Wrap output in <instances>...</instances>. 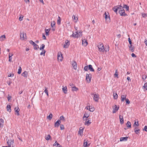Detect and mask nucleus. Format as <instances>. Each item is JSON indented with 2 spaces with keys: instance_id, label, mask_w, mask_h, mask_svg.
Returning <instances> with one entry per match:
<instances>
[{
  "instance_id": "obj_1",
  "label": "nucleus",
  "mask_w": 147,
  "mask_h": 147,
  "mask_svg": "<svg viewBox=\"0 0 147 147\" xmlns=\"http://www.w3.org/2000/svg\"><path fill=\"white\" fill-rule=\"evenodd\" d=\"M88 69L90 71H94V70L91 65H89L88 66H85L84 67V70L86 71H88Z\"/></svg>"
},
{
  "instance_id": "obj_2",
  "label": "nucleus",
  "mask_w": 147,
  "mask_h": 147,
  "mask_svg": "<svg viewBox=\"0 0 147 147\" xmlns=\"http://www.w3.org/2000/svg\"><path fill=\"white\" fill-rule=\"evenodd\" d=\"M119 12L120 15L121 16H127V14L125 13V10L123 8H121V9H120V10H119Z\"/></svg>"
},
{
  "instance_id": "obj_3",
  "label": "nucleus",
  "mask_w": 147,
  "mask_h": 147,
  "mask_svg": "<svg viewBox=\"0 0 147 147\" xmlns=\"http://www.w3.org/2000/svg\"><path fill=\"white\" fill-rule=\"evenodd\" d=\"M92 75L91 74H86V80L88 83H90L91 82V79L92 78Z\"/></svg>"
},
{
  "instance_id": "obj_4",
  "label": "nucleus",
  "mask_w": 147,
  "mask_h": 147,
  "mask_svg": "<svg viewBox=\"0 0 147 147\" xmlns=\"http://www.w3.org/2000/svg\"><path fill=\"white\" fill-rule=\"evenodd\" d=\"M99 51L100 52H104V47L102 44H100L98 46Z\"/></svg>"
},
{
  "instance_id": "obj_5",
  "label": "nucleus",
  "mask_w": 147,
  "mask_h": 147,
  "mask_svg": "<svg viewBox=\"0 0 147 147\" xmlns=\"http://www.w3.org/2000/svg\"><path fill=\"white\" fill-rule=\"evenodd\" d=\"M63 54L61 52L58 53L57 55V59L58 60H59L61 61H62L63 59Z\"/></svg>"
},
{
  "instance_id": "obj_6",
  "label": "nucleus",
  "mask_w": 147,
  "mask_h": 147,
  "mask_svg": "<svg viewBox=\"0 0 147 147\" xmlns=\"http://www.w3.org/2000/svg\"><path fill=\"white\" fill-rule=\"evenodd\" d=\"M91 95H94L93 97L94 100L96 102H98L99 98V96L98 94L97 95L96 94H94V93H92L91 94Z\"/></svg>"
},
{
  "instance_id": "obj_7",
  "label": "nucleus",
  "mask_w": 147,
  "mask_h": 147,
  "mask_svg": "<svg viewBox=\"0 0 147 147\" xmlns=\"http://www.w3.org/2000/svg\"><path fill=\"white\" fill-rule=\"evenodd\" d=\"M119 107H117L116 105H115V107H113V113H116L119 109Z\"/></svg>"
},
{
  "instance_id": "obj_8",
  "label": "nucleus",
  "mask_w": 147,
  "mask_h": 147,
  "mask_svg": "<svg viewBox=\"0 0 147 147\" xmlns=\"http://www.w3.org/2000/svg\"><path fill=\"white\" fill-rule=\"evenodd\" d=\"M61 123V121L60 120H58L55 123L54 126L55 127H58L59 125H60Z\"/></svg>"
},
{
  "instance_id": "obj_9",
  "label": "nucleus",
  "mask_w": 147,
  "mask_h": 147,
  "mask_svg": "<svg viewBox=\"0 0 147 147\" xmlns=\"http://www.w3.org/2000/svg\"><path fill=\"white\" fill-rule=\"evenodd\" d=\"M70 45V42L67 40H66L65 44L64 45L63 47L65 48H67Z\"/></svg>"
},
{
  "instance_id": "obj_10",
  "label": "nucleus",
  "mask_w": 147,
  "mask_h": 147,
  "mask_svg": "<svg viewBox=\"0 0 147 147\" xmlns=\"http://www.w3.org/2000/svg\"><path fill=\"white\" fill-rule=\"evenodd\" d=\"M20 110L18 107H15L14 108V111L15 115L19 116L20 115L19 113Z\"/></svg>"
},
{
  "instance_id": "obj_11",
  "label": "nucleus",
  "mask_w": 147,
  "mask_h": 147,
  "mask_svg": "<svg viewBox=\"0 0 147 147\" xmlns=\"http://www.w3.org/2000/svg\"><path fill=\"white\" fill-rule=\"evenodd\" d=\"M72 65L74 69L76 70L77 69V64L75 61H73L72 62Z\"/></svg>"
},
{
  "instance_id": "obj_12",
  "label": "nucleus",
  "mask_w": 147,
  "mask_h": 147,
  "mask_svg": "<svg viewBox=\"0 0 147 147\" xmlns=\"http://www.w3.org/2000/svg\"><path fill=\"white\" fill-rule=\"evenodd\" d=\"M24 34L25 35V37H26V34L24 33V32H22V33H20V38L22 39V40H24L25 38Z\"/></svg>"
},
{
  "instance_id": "obj_13",
  "label": "nucleus",
  "mask_w": 147,
  "mask_h": 147,
  "mask_svg": "<svg viewBox=\"0 0 147 147\" xmlns=\"http://www.w3.org/2000/svg\"><path fill=\"white\" fill-rule=\"evenodd\" d=\"M13 140H8L7 142V143L8 144L9 147H11V144L13 143Z\"/></svg>"
},
{
  "instance_id": "obj_14",
  "label": "nucleus",
  "mask_w": 147,
  "mask_h": 147,
  "mask_svg": "<svg viewBox=\"0 0 147 147\" xmlns=\"http://www.w3.org/2000/svg\"><path fill=\"white\" fill-rule=\"evenodd\" d=\"M119 118L120 120V123L121 124H122L124 123L123 117L122 116L119 115Z\"/></svg>"
},
{
  "instance_id": "obj_15",
  "label": "nucleus",
  "mask_w": 147,
  "mask_h": 147,
  "mask_svg": "<svg viewBox=\"0 0 147 147\" xmlns=\"http://www.w3.org/2000/svg\"><path fill=\"white\" fill-rule=\"evenodd\" d=\"M129 50L131 52H133L134 51V46L131 44V45H130V46H129Z\"/></svg>"
},
{
  "instance_id": "obj_16",
  "label": "nucleus",
  "mask_w": 147,
  "mask_h": 147,
  "mask_svg": "<svg viewBox=\"0 0 147 147\" xmlns=\"http://www.w3.org/2000/svg\"><path fill=\"white\" fill-rule=\"evenodd\" d=\"M82 127H80V130L78 131V134H79L81 136H82L83 135V130L84 129V128H82Z\"/></svg>"
},
{
  "instance_id": "obj_17",
  "label": "nucleus",
  "mask_w": 147,
  "mask_h": 147,
  "mask_svg": "<svg viewBox=\"0 0 147 147\" xmlns=\"http://www.w3.org/2000/svg\"><path fill=\"white\" fill-rule=\"evenodd\" d=\"M88 42L87 40L84 39L82 40V44L86 46L88 45Z\"/></svg>"
},
{
  "instance_id": "obj_18",
  "label": "nucleus",
  "mask_w": 147,
  "mask_h": 147,
  "mask_svg": "<svg viewBox=\"0 0 147 147\" xmlns=\"http://www.w3.org/2000/svg\"><path fill=\"white\" fill-rule=\"evenodd\" d=\"M108 14L105 12L104 13V15H105V18L106 20L109 19V20H110V17L109 15V13H108Z\"/></svg>"
},
{
  "instance_id": "obj_19",
  "label": "nucleus",
  "mask_w": 147,
  "mask_h": 147,
  "mask_svg": "<svg viewBox=\"0 0 147 147\" xmlns=\"http://www.w3.org/2000/svg\"><path fill=\"white\" fill-rule=\"evenodd\" d=\"M126 95H122L121 96V101L123 102L126 99H127L126 98Z\"/></svg>"
},
{
  "instance_id": "obj_20",
  "label": "nucleus",
  "mask_w": 147,
  "mask_h": 147,
  "mask_svg": "<svg viewBox=\"0 0 147 147\" xmlns=\"http://www.w3.org/2000/svg\"><path fill=\"white\" fill-rule=\"evenodd\" d=\"M118 6H114L112 9L116 13H117L118 8Z\"/></svg>"
},
{
  "instance_id": "obj_21",
  "label": "nucleus",
  "mask_w": 147,
  "mask_h": 147,
  "mask_svg": "<svg viewBox=\"0 0 147 147\" xmlns=\"http://www.w3.org/2000/svg\"><path fill=\"white\" fill-rule=\"evenodd\" d=\"M54 146H55L57 147H62V146L58 143L57 141H56L55 143L53 144Z\"/></svg>"
},
{
  "instance_id": "obj_22",
  "label": "nucleus",
  "mask_w": 147,
  "mask_h": 147,
  "mask_svg": "<svg viewBox=\"0 0 147 147\" xmlns=\"http://www.w3.org/2000/svg\"><path fill=\"white\" fill-rule=\"evenodd\" d=\"M134 132L136 134H138L139 133V131L140 129H139L138 127H135L134 128Z\"/></svg>"
},
{
  "instance_id": "obj_23",
  "label": "nucleus",
  "mask_w": 147,
  "mask_h": 147,
  "mask_svg": "<svg viewBox=\"0 0 147 147\" xmlns=\"http://www.w3.org/2000/svg\"><path fill=\"white\" fill-rule=\"evenodd\" d=\"M126 125L127 128H130L131 127V124L130 122L128 121L126 123Z\"/></svg>"
},
{
  "instance_id": "obj_24",
  "label": "nucleus",
  "mask_w": 147,
  "mask_h": 147,
  "mask_svg": "<svg viewBox=\"0 0 147 147\" xmlns=\"http://www.w3.org/2000/svg\"><path fill=\"white\" fill-rule=\"evenodd\" d=\"M62 89L63 92L65 94H67V86H65L64 87H63L62 88Z\"/></svg>"
},
{
  "instance_id": "obj_25",
  "label": "nucleus",
  "mask_w": 147,
  "mask_h": 147,
  "mask_svg": "<svg viewBox=\"0 0 147 147\" xmlns=\"http://www.w3.org/2000/svg\"><path fill=\"white\" fill-rule=\"evenodd\" d=\"M6 108L7 111L9 112L10 113L11 112V106L10 105H7V106Z\"/></svg>"
},
{
  "instance_id": "obj_26",
  "label": "nucleus",
  "mask_w": 147,
  "mask_h": 147,
  "mask_svg": "<svg viewBox=\"0 0 147 147\" xmlns=\"http://www.w3.org/2000/svg\"><path fill=\"white\" fill-rule=\"evenodd\" d=\"M128 139V137H121L120 138V141H127Z\"/></svg>"
},
{
  "instance_id": "obj_27",
  "label": "nucleus",
  "mask_w": 147,
  "mask_h": 147,
  "mask_svg": "<svg viewBox=\"0 0 147 147\" xmlns=\"http://www.w3.org/2000/svg\"><path fill=\"white\" fill-rule=\"evenodd\" d=\"M89 116V114L86 112H85L83 118V119L84 118H88Z\"/></svg>"
},
{
  "instance_id": "obj_28",
  "label": "nucleus",
  "mask_w": 147,
  "mask_h": 147,
  "mask_svg": "<svg viewBox=\"0 0 147 147\" xmlns=\"http://www.w3.org/2000/svg\"><path fill=\"white\" fill-rule=\"evenodd\" d=\"M50 30H51L50 28H49L48 29H45V34H46V35L47 36H48L49 35V32L50 31Z\"/></svg>"
},
{
  "instance_id": "obj_29",
  "label": "nucleus",
  "mask_w": 147,
  "mask_h": 147,
  "mask_svg": "<svg viewBox=\"0 0 147 147\" xmlns=\"http://www.w3.org/2000/svg\"><path fill=\"white\" fill-rule=\"evenodd\" d=\"M28 75V72L26 71H24L22 74V76H23L24 77L27 78Z\"/></svg>"
},
{
  "instance_id": "obj_30",
  "label": "nucleus",
  "mask_w": 147,
  "mask_h": 147,
  "mask_svg": "<svg viewBox=\"0 0 147 147\" xmlns=\"http://www.w3.org/2000/svg\"><path fill=\"white\" fill-rule=\"evenodd\" d=\"M90 145V144H88L87 141H86V140H84L83 145L85 147H88Z\"/></svg>"
},
{
  "instance_id": "obj_31",
  "label": "nucleus",
  "mask_w": 147,
  "mask_h": 147,
  "mask_svg": "<svg viewBox=\"0 0 147 147\" xmlns=\"http://www.w3.org/2000/svg\"><path fill=\"white\" fill-rule=\"evenodd\" d=\"M79 36H80L77 35L76 34H75L73 32L72 34L70 36L71 37H73L74 38H78Z\"/></svg>"
},
{
  "instance_id": "obj_32",
  "label": "nucleus",
  "mask_w": 147,
  "mask_h": 147,
  "mask_svg": "<svg viewBox=\"0 0 147 147\" xmlns=\"http://www.w3.org/2000/svg\"><path fill=\"white\" fill-rule=\"evenodd\" d=\"M3 120L2 119H0V127H3Z\"/></svg>"
},
{
  "instance_id": "obj_33",
  "label": "nucleus",
  "mask_w": 147,
  "mask_h": 147,
  "mask_svg": "<svg viewBox=\"0 0 147 147\" xmlns=\"http://www.w3.org/2000/svg\"><path fill=\"white\" fill-rule=\"evenodd\" d=\"M123 9L125 8L126 9V11H129V7L127 5L124 4L123 5Z\"/></svg>"
},
{
  "instance_id": "obj_34",
  "label": "nucleus",
  "mask_w": 147,
  "mask_h": 147,
  "mask_svg": "<svg viewBox=\"0 0 147 147\" xmlns=\"http://www.w3.org/2000/svg\"><path fill=\"white\" fill-rule=\"evenodd\" d=\"M5 38V35L1 36L0 37V41L4 40Z\"/></svg>"
},
{
  "instance_id": "obj_35",
  "label": "nucleus",
  "mask_w": 147,
  "mask_h": 147,
  "mask_svg": "<svg viewBox=\"0 0 147 147\" xmlns=\"http://www.w3.org/2000/svg\"><path fill=\"white\" fill-rule=\"evenodd\" d=\"M34 49L35 50H37L38 48H39L38 45L36 44H35L33 45Z\"/></svg>"
},
{
  "instance_id": "obj_36",
  "label": "nucleus",
  "mask_w": 147,
  "mask_h": 147,
  "mask_svg": "<svg viewBox=\"0 0 147 147\" xmlns=\"http://www.w3.org/2000/svg\"><path fill=\"white\" fill-rule=\"evenodd\" d=\"M53 117V115L52 113H50L49 116H47V118L49 120H51Z\"/></svg>"
},
{
  "instance_id": "obj_37",
  "label": "nucleus",
  "mask_w": 147,
  "mask_h": 147,
  "mask_svg": "<svg viewBox=\"0 0 147 147\" xmlns=\"http://www.w3.org/2000/svg\"><path fill=\"white\" fill-rule=\"evenodd\" d=\"M45 139L47 140H51V136L50 135H48L47 136H45Z\"/></svg>"
},
{
  "instance_id": "obj_38",
  "label": "nucleus",
  "mask_w": 147,
  "mask_h": 147,
  "mask_svg": "<svg viewBox=\"0 0 147 147\" xmlns=\"http://www.w3.org/2000/svg\"><path fill=\"white\" fill-rule=\"evenodd\" d=\"M78 90V89L75 86L73 87L72 88V91H77Z\"/></svg>"
},
{
  "instance_id": "obj_39",
  "label": "nucleus",
  "mask_w": 147,
  "mask_h": 147,
  "mask_svg": "<svg viewBox=\"0 0 147 147\" xmlns=\"http://www.w3.org/2000/svg\"><path fill=\"white\" fill-rule=\"evenodd\" d=\"M113 98L115 99H116L118 98V95L117 93H113Z\"/></svg>"
},
{
  "instance_id": "obj_40",
  "label": "nucleus",
  "mask_w": 147,
  "mask_h": 147,
  "mask_svg": "<svg viewBox=\"0 0 147 147\" xmlns=\"http://www.w3.org/2000/svg\"><path fill=\"white\" fill-rule=\"evenodd\" d=\"M139 126V123L138 122V121L137 122L136 121H135L133 126L134 127H137Z\"/></svg>"
},
{
  "instance_id": "obj_41",
  "label": "nucleus",
  "mask_w": 147,
  "mask_h": 147,
  "mask_svg": "<svg viewBox=\"0 0 147 147\" xmlns=\"http://www.w3.org/2000/svg\"><path fill=\"white\" fill-rule=\"evenodd\" d=\"M61 19L60 17L59 16L58 17V19L57 20V24L59 25L61 24Z\"/></svg>"
},
{
  "instance_id": "obj_42",
  "label": "nucleus",
  "mask_w": 147,
  "mask_h": 147,
  "mask_svg": "<svg viewBox=\"0 0 147 147\" xmlns=\"http://www.w3.org/2000/svg\"><path fill=\"white\" fill-rule=\"evenodd\" d=\"M72 18L73 20H75V22H77L78 18L77 17L75 16L74 15H73V16Z\"/></svg>"
},
{
  "instance_id": "obj_43",
  "label": "nucleus",
  "mask_w": 147,
  "mask_h": 147,
  "mask_svg": "<svg viewBox=\"0 0 147 147\" xmlns=\"http://www.w3.org/2000/svg\"><path fill=\"white\" fill-rule=\"evenodd\" d=\"M118 70L117 69L115 71V73L114 74V77H116L117 78H118Z\"/></svg>"
},
{
  "instance_id": "obj_44",
  "label": "nucleus",
  "mask_w": 147,
  "mask_h": 147,
  "mask_svg": "<svg viewBox=\"0 0 147 147\" xmlns=\"http://www.w3.org/2000/svg\"><path fill=\"white\" fill-rule=\"evenodd\" d=\"M143 88L145 89L144 90H147V83H146L144 84V86H143Z\"/></svg>"
},
{
  "instance_id": "obj_45",
  "label": "nucleus",
  "mask_w": 147,
  "mask_h": 147,
  "mask_svg": "<svg viewBox=\"0 0 147 147\" xmlns=\"http://www.w3.org/2000/svg\"><path fill=\"white\" fill-rule=\"evenodd\" d=\"M22 68L20 66L19 67V68L18 71V74H20L21 72Z\"/></svg>"
},
{
  "instance_id": "obj_46",
  "label": "nucleus",
  "mask_w": 147,
  "mask_h": 147,
  "mask_svg": "<svg viewBox=\"0 0 147 147\" xmlns=\"http://www.w3.org/2000/svg\"><path fill=\"white\" fill-rule=\"evenodd\" d=\"M45 45L42 44L41 45V47L40 48V50H44V49L45 48Z\"/></svg>"
},
{
  "instance_id": "obj_47",
  "label": "nucleus",
  "mask_w": 147,
  "mask_h": 147,
  "mask_svg": "<svg viewBox=\"0 0 147 147\" xmlns=\"http://www.w3.org/2000/svg\"><path fill=\"white\" fill-rule=\"evenodd\" d=\"M91 123V122H90L89 121V120H88L86 121V122H85L84 123L85 125H90Z\"/></svg>"
},
{
  "instance_id": "obj_48",
  "label": "nucleus",
  "mask_w": 147,
  "mask_h": 147,
  "mask_svg": "<svg viewBox=\"0 0 147 147\" xmlns=\"http://www.w3.org/2000/svg\"><path fill=\"white\" fill-rule=\"evenodd\" d=\"M60 119L61 121V120H63L64 121H65V117H63V115L61 116L60 118Z\"/></svg>"
},
{
  "instance_id": "obj_49",
  "label": "nucleus",
  "mask_w": 147,
  "mask_h": 147,
  "mask_svg": "<svg viewBox=\"0 0 147 147\" xmlns=\"http://www.w3.org/2000/svg\"><path fill=\"white\" fill-rule=\"evenodd\" d=\"M146 75L144 74L142 76V79L144 81H145L146 78Z\"/></svg>"
},
{
  "instance_id": "obj_50",
  "label": "nucleus",
  "mask_w": 147,
  "mask_h": 147,
  "mask_svg": "<svg viewBox=\"0 0 147 147\" xmlns=\"http://www.w3.org/2000/svg\"><path fill=\"white\" fill-rule=\"evenodd\" d=\"M142 17H143V18H145L146 17H147V13H142Z\"/></svg>"
},
{
  "instance_id": "obj_51",
  "label": "nucleus",
  "mask_w": 147,
  "mask_h": 147,
  "mask_svg": "<svg viewBox=\"0 0 147 147\" xmlns=\"http://www.w3.org/2000/svg\"><path fill=\"white\" fill-rule=\"evenodd\" d=\"M55 22L54 21H53L51 22V26L52 28H53L54 26H55Z\"/></svg>"
},
{
  "instance_id": "obj_52",
  "label": "nucleus",
  "mask_w": 147,
  "mask_h": 147,
  "mask_svg": "<svg viewBox=\"0 0 147 147\" xmlns=\"http://www.w3.org/2000/svg\"><path fill=\"white\" fill-rule=\"evenodd\" d=\"M42 52L40 53V55H43L44 56H45V54L46 52V51L45 50H42Z\"/></svg>"
},
{
  "instance_id": "obj_53",
  "label": "nucleus",
  "mask_w": 147,
  "mask_h": 147,
  "mask_svg": "<svg viewBox=\"0 0 147 147\" xmlns=\"http://www.w3.org/2000/svg\"><path fill=\"white\" fill-rule=\"evenodd\" d=\"M125 101L126 105H128L130 104V101H129L128 98H127L125 100Z\"/></svg>"
},
{
  "instance_id": "obj_54",
  "label": "nucleus",
  "mask_w": 147,
  "mask_h": 147,
  "mask_svg": "<svg viewBox=\"0 0 147 147\" xmlns=\"http://www.w3.org/2000/svg\"><path fill=\"white\" fill-rule=\"evenodd\" d=\"M45 92L47 94V96H49V94L48 93V90H47V88L46 87H45Z\"/></svg>"
},
{
  "instance_id": "obj_55",
  "label": "nucleus",
  "mask_w": 147,
  "mask_h": 147,
  "mask_svg": "<svg viewBox=\"0 0 147 147\" xmlns=\"http://www.w3.org/2000/svg\"><path fill=\"white\" fill-rule=\"evenodd\" d=\"M13 54H12L11 55V56L9 57V61L11 62V59H12V56H13Z\"/></svg>"
},
{
  "instance_id": "obj_56",
  "label": "nucleus",
  "mask_w": 147,
  "mask_h": 147,
  "mask_svg": "<svg viewBox=\"0 0 147 147\" xmlns=\"http://www.w3.org/2000/svg\"><path fill=\"white\" fill-rule=\"evenodd\" d=\"M60 129L61 130H63L64 129V125L63 124H61L60 126Z\"/></svg>"
},
{
  "instance_id": "obj_57",
  "label": "nucleus",
  "mask_w": 147,
  "mask_h": 147,
  "mask_svg": "<svg viewBox=\"0 0 147 147\" xmlns=\"http://www.w3.org/2000/svg\"><path fill=\"white\" fill-rule=\"evenodd\" d=\"M89 110L90 111L93 112L94 110V107H91V108H89Z\"/></svg>"
},
{
  "instance_id": "obj_58",
  "label": "nucleus",
  "mask_w": 147,
  "mask_h": 147,
  "mask_svg": "<svg viewBox=\"0 0 147 147\" xmlns=\"http://www.w3.org/2000/svg\"><path fill=\"white\" fill-rule=\"evenodd\" d=\"M29 43L33 46L34 45L35 43L32 40H30L29 41Z\"/></svg>"
},
{
  "instance_id": "obj_59",
  "label": "nucleus",
  "mask_w": 147,
  "mask_h": 147,
  "mask_svg": "<svg viewBox=\"0 0 147 147\" xmlns=\"http://www.w3.org/2000/svg\"><path fill=\"white\" fill-rule=\"evenodd\" d=\"M143 130H144L146 132H147V126L146 125L144 126V128L143 129Z\"/></svg>"
},
{
  "instance_id": "obj_60",
  "label": "nucleus",
  "mask_w": 147,
  "mask_h": 147,
  "mask_svg": "<svg viewBox=\"0 0 147 147\" xmlns=\"http://www.w3.org/2000/svg\"><path fill=\"white\" fill-rule=\"evenodd\" d=\"M128 40L129 41V43L130 45H131L132 44V41L130 39V38H128Z\"/></svg>"
},
{
  "instance_id": "obj_61",
  "label": "nucleus",
  "mask_w": 147,
  "mask_h": 147,
  "mask_svg": "<svg viewBox=\"0 0 147 147\" xmlns=\"http://www.w3.org/2000/svg\"><path fill=\"white\" fill-rule=\"evenodd\" d=\"M11 98V96H10L9 94H8V97H7L8 100L9 101H10V100Z\"/></svg>"
},
{
  "instance_id": "obj_62",
  "label": "nucleus",
  "mask_w": 147,
  "mask_h": 147,
  "mask_svg": "<svg viewBox=\"0 0 147 147\" xmlns=\"http://www.w3.org/2000/svg\"><path fill=\"white\" fill-rule=\"evenodd\" d=\"M22 16H21L19 18V20L20 21H21L22 20L23 16L22 15Z\"/></svg>"
},
{
  "instance_id": "obj_63",
  "label": "nucleus",
  "mask_w": 147,
  "mask_h": 147,
  "mask_svg": "<svg viewBox=\"0 0 147 147\" xmlns=\"http://www.w3.org/2000/svg\"><path fill=\"white\" fill-rule=\"evenodd\" d=\"M131 55L133 57H137V56L134 53H132L131 54Z\"/></svg>"
},
{
  "instance_id": "obj_64",
  "label": "nucleus",
  "mask_w": 147,
  "mask_h": 147,
  "mask_svg": "<svg viewBox=\"0 0 147 147\" xmlns=\"http://www.w3.org/2000/svg\"><path fill=\"white\" fill-rule=\"evenodd\" d=\"M42 38L43 39L46 40V36H45V34H42Z\"/></svg>"
}]
</instances>
